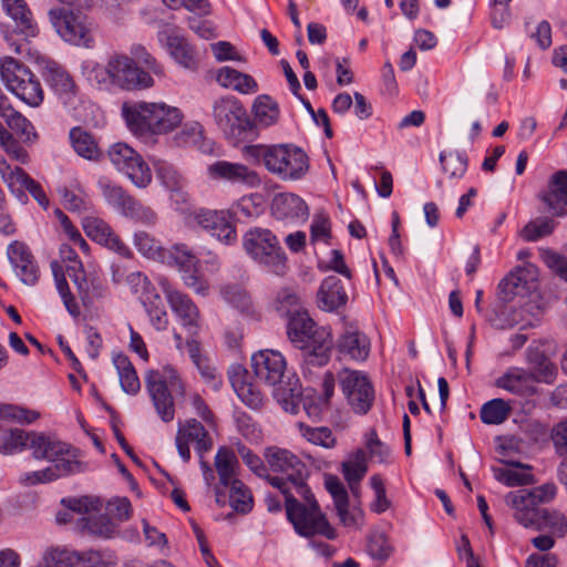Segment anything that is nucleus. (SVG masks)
Instances as JSON below:
<instances>
[{
	"label": "nucleus",
	"mask_w": 567,
	"mask_h": 567,
	"mask_svg": "<svg viewBox=\"0 0 567 567\" xmlns=\"http://www.w3.org/2000/svg\"><path fill=\"white\" fill-rule=\"evenodd\" d=\"M308 476L309 471L303 463L300 477L295 476V473L288 470L281 472V476L267 475V481L285 496L287 519L298 535L310 538L319 534L333 539L336 532L321 513L319 504L307 484Z\"/></svg>",
	"instance_id": "obj_1"
},
{
	"label": "nucleus",
	"mask_w": 567,
	"mask_h": 567,
	"mask_svg": "<svg viewBox=\"0 0 567 567\" xmlns=\"http://www.w3.org/2000/svg\"><path fill=\"white\" fill-rule=\"evenodd\" d=\"M30 450L34 458L47 460L51 464L43 470L21 474L19 482L25 486L49 483L85 470V464L78 460L76 451L54 437L34 434Z\"/></svg>",
	"instance_id": "obj_2"
},
{
	"label": "nucleus",
	"mask_w": 567,
	"mask_h": 567,
	"mask_svg": "<svg viewBox=\"0 0 567 567\" xmlns=\"http://www.w3.org/2000/svg\"><path fill=\"white\" fill-rule=\"evenodd\" d=\"M251 368L260 382L275 388L274 395L286 412L298 413L301 395L299 380L295 377L284 380L287 362L279 351L265 349L254 353Z\"/></svg>",
	"instance_id": "obj_3"
},
{
	"label": "nucleus",
	"mask_w": 567,
	"mask_h": 567,
	"mask_svg": "<svg viewBox=\"0 0 567 567\" xmlns=\"http://www.w3.org/2000/svg\"><path fill=\"white\" fill-rule=\"evenodd\" d=\"M287 336L293 347L301 350L305 364L323 367L329 362L333 346L330 329L317 327L306 311L290 313Z\"/></svg>",
	"instance_id": "obj_4"
},
{
	"label": "nucleus",
	"mask_w": 567,
	"mask_h": 567,
	"mask_svg": "<svg viewBox=\"0 0 567 567\" xmlns=\"http://www.w3.org/2000/svg\"><path fill=\"white\" fill-rule=\"evenodd\" d=\"M244 152L247 158L261 161L272 174L298 177L305 175L309 167L307 154L293 144L249 145Z\"/></svg>",
	"instance_id": "obj_5"
},
{
	"label": "nucleus",
	"mask_w": 567,
	"mask_h": 567,
	"mask_svg": "<svg viewBox=\"0 0 567 567\" xmlns=\"http://www.w3.org/2000/svg\"><path fill=\"white\" fill-rule=\"evenodd\" d=\"M245 251L269 271L282 276L287 269V258L278 238L266 228L255 227L243 237Z\"/></svg>",
	"instance_id": "obj_6"
},
{
	"label": "nucleus",
	"mask_w": 567,
	"mask_h": 567,
	"mask_svg": "<svg viewBox=\"0 0 567 567\" xmlns=\"http://www.w3.org/2000/svg\"><path fill=\"white\" fill-rule=\"evenodd\" d=\"M0 78L6 87L25 104L37 107L43 102L39 79L16 59L0 60Z\"/></svg>",
	"instance_id": "obj_7"
},
{
	"label": "nucleus",
	"mask_w": 567,
	"mask_h": 567,
	"mask_svg": "<svg viewBox=\"0 0 567 567\" xmlns=\"http://www.w3.org/2000/svg\"><path fill=\"white\" fill-rule=\"evenodd\" d=\"M48 16L55 32L65 42L79 47H92L93 22L86 14L65 8H54L49 10Z\"/></svg>",
	"instance_id": "obj_8"
},
{
	"label": "nucleus",
	"mask_w": 567,
	"mask_h": 567,
	"mask_svg": "<svg viewBox=\"0 0 567 567\" xmlns=\"http://www.w3.org/2000/svg\"><path fill=\"white\" fill-rule=\"evenodd\" d=\"M146 389L151 395L158 416L164 422H171L175 416V405L168 386L175 389L179 385V379L174 369L164 372L148 371L145 378Z\"/></svg>",
	"instance_id": "obj_9"
},
{
	"label": "nucleus",
	"mask_w": 567,
	"mask_h": 567,
	"mask_svg": "<svg viewBox=\"0 0 567 567\" xmlns=\"http://www.w3.org/2000/svg\"><path fill=\"white\" fill-rule=\"evenodd\" d=\"M213 117L227 137L239 138L250 127L248 114L240 101L231 95L213 103Z\"/></svg>",
	"instance_id": "obj_10"
},
{
	"label": "nucleus",
	"mask_w": 567,
	"mask_h": 567,
	"mask_svg": "<svg viewBox=\"0 0 567 567\" xmlns=\"http://www.w3.org/2000/svg\"><path fill=\"white\" fill-rule=\"evenodd\" d=\"M338 381L352 410L358 414H365L374 401V390L367 374L343 369L338 373Z\"/></svg>",
	"instance_id": "obj_11"
},
{
	"label": "nucleus",
	"mask_w": 567,
	"mask_h": 567,
	"mask_svg": "<svg viewBox=\"0 0 567 567\" xmlns=\"http://www.w3.org/2000/svg\"><path fill=\"white\" fill-rule=\"evenodd\" d=\"M112 84L123 90H143L153 86L152 76L140 69L127 55L114 54L110 58Z\"/></svg>",
	"instance_id": "obj_12"
},
{
	"label": "nucleus",
	"mask_w": 567,
	"mask_h": 567,
	"mask_svg": "<svg viewBox=\"0 0 567 567\" xmlns=\"http://www.w3.org/2000/svg\"><path fill=\"white\" fill-rule=\"evenodd\" d=\"M189 224H195L220 243L230 245L236 241V228L231 215L227 210H212L202 208L189 215Z\"/></svg>",
	"instance_id": "obj_13"
},
{
	"label": "nucleus",
	"mask_w": 567,
	"mask_h": 567,
	"mask_svg": "<svg viewBox=\"0 0 567 567\" xmlns=\"http://www.w3.org/2000/svg\"><path fill=\"white\" fill-rule=\"evenodd\" d=\"M176 447L179 456L184 462L190 460L189 443L195 444V451L199 458L204 456L213 447V440L204 425L195 420L189 419L184 423H179L175 437Z\"/></svg>",
	"instance_id": "obj_14"
},
{
	"label": "nucleus",
	"mask_w": 567,
	"mask_h": 567,
	"mask_svg": "<svg viewBox=\"0 0 567 567\" xmlns=\"http://www.w3.org/2000/svg\"><path fill=\"white\" fill-rule=\"evenodd\" d=\"M158 40L165 43L169 55L182 68L196 71L199 65L198 54L194 45L179 34L174 25H166L158 31Z\"/></svg>",
	"instance_id": "obj_15"
},
{
	"label": "nucleus",
	"mask_w": 567,
	"mask_h": 567,
	"mask_svg": "<svg viewBox=\"0 0 567 567\" xmlns=\"http://www.w3.org/2000/svg\"><path fill=\"white\" fill-rule=\"evenodd\" d=\"M158 284L172 310L182 321V324L190 333H196L200 321V315L197 306L187 295L175 289L166 278L161 277L158 279Z\"/></svg>",
	"instance_id": "obj_16"
},
{
	"label": "nucleus",
	"mask_w": 567,
	"mask_h": 567,
	"mask_svg": "<svg viewBox=\"0 0 567 567\" xmlns=\"http://www.w3.org/2000/svg\"><path fill=\"white\" fill-rule=\"evenodd\" d=\"M169 258L182 272L184 284L196 293L205 296L208 290V285L203 275L198 271V259L188 247L183 244L175 245L169 251Z\"/></svg>",
	"instance_id": "obj_17"
},
{
	"label": "nucleus",
	"mask_w": 567,
	"mask_h": 567,
	"mask_svg": "<svg viewBox=\"0 0 567 567\" xmlns=\"http://www.w3.org/2000/svg\"><path fill=\"white\" fill-rule=\"evenodd\" d=\"M122 116L134 135H155L156 102L124 103Z\"/></svg>",
	"instance_id": "obj_18"
},
{
	"label": "nucleus",
	"mask_w": 567,
	"mask_h": 567,
	"mask_svg": "<svg viewBox=\"0 0 567 567\" xmlns=\"http://www.w3.org/2000/svg\"><path fill=\"white\" fill-rule=\"evenodd\" d=\"M537 268L527 264L516 267L498 285V298L503 302H511L517 296H525L536 288Z\"/></svg>",
	"instance_id": "obj_19"
},
{
	"label": "nucleus",
	"mask_w": 567,
	"mask_h": 567,
	"mask_svg": "<svg viewBox=\"0 0 567 567\" xmlns=\"http://www.w3.org/2000/svg\"><path fill=\"white\" fill-rule=\"evenodd\" d=\"M81 223L84 233L92 240L102 246H105L122 257H131L130 248L121 240V238L103 219L89 215L84 216Z\"/></svg>",
	"instance_id": "obj_20"
},
{
	"label": "nucleus",
	"mask_w": 567,
	"mask_h": 567,
	"mask_svg": "<svg viewBox=\"0 0 567 567\" xmlns=\"http://www.w3.org/2000/svg\"><path fill=\"white\" fill-rule=\"evenodd\" d=\"M7 255L20 280L28 286L35 285L40 270L29 248L23 243L14 241L9 245Z\"/></svg>",
	"instance_id": "obj_21"
},
{
	"label": "nucleus",
	"mask_w": 567,
	"mask_h": 567,
	"mask_svg": "<svg viewBox=\"0 0 567 567\" xmlns=\"http://www.w3.org/2000/svg\"><path fill=\"white\" fill-rule=\"evenodd\" d=\"M109 158L112 164L127 177H135L137 174L145 175L151 173L150 165L141 155L125 143L113 144L109 152Z\"/></svg>",
	"instance_id": "obj_22"
},
{
	"label": "nucleus",
	"mask_w": 567,
	"mask_h": 567,
	"mask_svg": "<svg viewBox=\"0 0 567 567\" xmlns=\"http://www.w3.org/2000/svg\"><path fill=\"white\" fill-rule=\"evenodd\" d=\"M528 365L527 374L534 383H554L557 377V367L540 346H529L525 353Z\"/></svg>",
	"instance_id": "obj_23"
},
{
	"label": "nucleus",
	"mask_w": 567,
	"mask_h": 567,
	"mask_svg": "<svg viewBox=\"0 0 567 567\" xmlns=\"http://www.w3.org/2000/svg\"><path fill=\"white\" fill-rule=\"evenodd\" d=\"M271 214L284 221H305L309 216L306 202L291 193L277 194L271 202Z\"/></svg>",
	"instance_id": "obj_24"
},
{
	"label": "nucleus",
	"mask_w": 567,
	"mask_h": 567,
	"mask_svg": "<svg viewBox=\"0 0 567 567\" xmlns=\"http://www.w3.org/2000/svg\"><path fill=\"white\" fill-rule=\"evenodd\" d=\"M504 502L513 509V516L518 524L526 528L534 527L540 507L533 501L528 488L509 492Z\"/></svg>",
	"instance_id": "obj_25"
},
{
	"label": "nucleus",
	"mask_w": 567,
	"mask_h": 567,
	"mask_svg": "<svg viewBox=\"0 0 567 567\" xmlns=\"http://www.w3.org/2000/svg\"><path fill=\"white\" fill-rule=\"evenodd\" d=\"M338 351L354 361H364L370 353V340L355 326H347L337 340Z\"/></svg>",
	"instance_id": "obj_26"
},
{
	"label": "nucleus",
	"mask_w": 567,
	"mask_h": 567,
	"mask_svg": "<svg viewBox=\"0 0 567 567\" xmlns=\"http://www.w3.org/2000/svg\"><path fill=\"white\" fill-rule=\"evenodd\" d=\"M101 187L106 202L120 209L124 215L144 218L147 223L155 220V214L152 210H143L142 215H140L142 207L122 187L111 183L102 184Z\"/></svg>",
	"instance_id": "obj_27"
},
{
	"label": "nucleus",
	"mask_w": 567,
	"mask_h": 567,
	"mask_svg": "<svg viewBox=\"0 0 567 567\" xmlns=\"http://www.w3.org/2000/svg\"><path fill=\"white\" fill-rule=\"evenodd\" d=\"M45 81L58 99L70 105L76 96V85L70 73L56 63H50L45 69Z\"/></svg>",
	"instance_id": "obj_28"
},
{
	"label": "nucleus",
	"mask_w": 567,
	"mask_h": 567,
	"mask_svg": "<svg viewBox=\"0 0 567 567\" xmlns=\"http://www.w3.org/2000/svg\"><path fill=\"white\" fill-rule=\"evenodd\" d=\"M495 386L517 396H532L536 386L526 369L519 367L508 368L495 380Z\"/></svg>",
	"instance_id": "obj_29"
},
{
	"label": "nucleus",
	"mask_w": 567,
	"mask_h": 567,
	"mask_svg": "<svg viewBox=\"0 0 567 567\" xmlns=\"http://www.w3.org/2000/svg\"><path fill=\"white\" fill-rule=\"evenodd\" d=\"M229 381L239 400L252 410H258L264 404L262 393L247 381V371L240 367H233L229 371Z\"/></svg>",
	"instance_id": "obj_30"
},
{
	"label": "nucleus",
	"mask_w": 567,
	"mask_h": 567,
	"mask_svg": "<svg viewBox=\"0 0 567 567\" xmlns=\"http://www.w3.org/2000/svg\"><path fill=\"white\" fill-rule=\"evenodd\" d=\"M348 301V293L342 280L337 276H328L318 291V305L324 311H333L343 307Z\"/></svg>",
	"instance_id": "obj_31"
},
{
	"label": "nucleus",
	"mask_w": 567,
	"mask_h": 567,
	"mask_svg": "<svg viewBox=\"0 0 567 567\" xmlns=\"http://www.w3.org/2000/svg\"><path fill=\"white\" fill-rule=\"evenodd\" d=\"M2 6L7 14L14 21L16 32L24 38H34L38 34V25L24 0H2Z\"/></svg>",
	"instance_id": "obj_32"
},
{
	"label": "nucleus",
	"mask_w": 567,
	"mask_h": 567,
	"mask_svg": "<svg viewBox=\"0 0 567 567\" xmlns=\"http://www.w3.org/2000/svg\"><path fill=\"white\" fill-rule=\"evenodd\" d=\"M539 198L554 216H567V179H550Z\"/></svg>",
	"instance_id": "obj_33"
},
{
	"label": "nucleus",
	"mask_w": 567,
	"mask_h": 567,
	"mask_svg": "<svg viewBox=\"0 0 567 567\" xmlns=\"http://www.w3.org/2000/svg\"><path fill=\"white\" fill-rule=\"evenodd\" d=\"M264 456L274 472L281 473L291 470L295 473V476L300 477L301 472L303 471V462L286 449L277 446L267 447Z\"/></svg>",
	"instance_id": "obj_34"
},
{
	"label": "nucleus",
	"mask_w": 567,
	"mask_h": 567,
	"mask_svg": "<svg viewBox=\"0 0 567 567\" xmlns=\"http://www.w3.org/2000/svg\"><path fill=\"white\" fill-rule=\"evenodd\" d=\"M217 83L243 94L255 93L258 90L257 82L252 76L241 73L230 66H223L216 72Z\"/></svg>",
	"instance_id": "obj_35"
},
{
	"label": "nucleus",
	"mask_w": 567,
	"mask_h": 567,
	"mask_svg": "<svg viewBox=\"0 0 567 567\" xmlns=\"http://www.w3.org/2000/svg\"><path fill=\"white\" fill-rule=\"evenodd\" d=\"M70 143L74 152L89 161H99L102 152L95 137L82 127H73L69 133Z\"/></svg>",
	"instance_id": "obj_36"
},
{
	"label": "nucleus",
	"mask_w": 567,
	"mask_h": 567,
	"mask_svg": "<svg viewBox=\"0 0 567 567\" xmlns=\"http://www.w3.org/2000/svg\"><path fill=\"white\" fill-rule=\"evenodd\" d=\"M327 491L331 494L340 520L351 526L355 524L354 517L349 513V497L343 484L337 476L328 475L324 481Z\"/></svg>",
	"instance_id": "obj_37"
},
{
	"label": "nucleus",
	"mask_w": 567,
	"mask_h": 567,
	"mask_svg": "<svg viewBox=\"0 0 567 567\" xmlns=\"http://www.w3.org/2000/svg\"><path fill=\"white\" fill-rule=\"evenodd\" d=\"M215 467L219 477V484L228 487L229 483L236 481L237 468L239 463L236 454L223 446L219 447L215 455Z\"/></svg>",
	"instance_id": "obj_38"
},
{
	"label": "nucleus",
	"mask_w": 567,
	"mask_h": 567,
	"mask_svg": "<svg viewBox=\"0 0 567 567\" xmlns=\"http://www.w3.org/2000/svg\"><path fill=\"white\" fill-rule=\"evenodd\" d=\"M113 364L117 370L122 390L127 394H136L140 391L141 383L128 357L122 353L115 354Z\"/></svg>",
	"instance_id": "obj_39"
},
{
	"label": "nucleus",
	"mask_w": 567,
	"mask_h": 567,
	"mask_svg": "<svg viewBox=\"0 0 567 567\" xmlns=\"http://www.w3.org/2000/svg\"><path fill=\"white\" fill-rule=\"evenodd\" d=\"M183 113L179 109L166 103H156L155 135L167 134L175 130L183 121Z\"/></svg>",
	"instance_id": "obj_40"
},
{
	"label": "nucleus",
	"mask_w": 567,
	"mask_h": 567,
	"mask_svg": "<svg viewBox=\"0 0 567 567\" xmlns=\"http://www.w3.org/2000/svg\"><path fill=\"white\" fill-rule=\"evenodd\" d=\"M252 112L256 123L261 127L275 125L279 118V106L268 95H259L254 105Z\"/></svg>",
	"instance_id": "obj_41"
},
{
	"label": "nucleus",
	"mask_w": 567,
	"mask_h": 567,
	"mask_svg": "<svg viewBox=\"0 0 567 567\" xmlns=\"http://www.w3.org/2000/svg\"><path fill=\"white\" fill-rule=\"evenodd\" d=\"M368 471L367 456L363 450H357L348 461L342 463V473L351 488L360 484Z\"/></svg>",
	"instance_id": "obj_42"
},
{
	"label": "nucleus",
	"mask_w": 567,
	"mask_h": 567,
	"mask_svg": "<svg viewBox=\"0 0 567 567\" xmlns=\"http://www.w3.org/2000/svg\"><path fill=\"white\" fill-rule=\"evenodd\" d=\"M512 413V405L504 399L496 398L483 404L480 417L483 423L498 425L504 423Z\"/></svg>",
	"instance_id": "obj_43"
},
{
	"label": "nucleus",
	"mask_w": 567,
	"mask_h": 567,
	"mask_svg": "<svg viewBox=\"0 0 567 567\" xmlns=\"http://www.w3.org/2000/svg\"><path fill=\"white\" fill-rule=\"evenodd\" d=\"M66 275L76 287L78 295L84 306H91L95 299L102 297V291L96 293L91 292L90 282L86 279L81 262H75V265H69L66 267Z\"/></svg>",
	"instance_id": "obj_44"
},
{
	"label": "nucleus",
	"mask_w": 567,
	"mask_h": 567,
	"mask_svg": "<svg viewBox=\"0 0 567 567\" xmlns=\"http://www.w3.org/2000/svg\"><path fill=\"white\" fill-rule=\"evenodd\" d=\"M117 556L112 550L78 551L76 566L80 567H114Z\"/></svg>",
	"instance_id": "obj_45"
},
{
	"label": "nucleus",
	"mask_w": 567,
	"mask_h": 567,
	"mask_svg": "<svg viewBox=\"0 0 567 567\" xmlns=\"http://www.w3.org/2000/svg\"><path fill=\"white\" fill-rule=\"evenodd\" d=\"M78 551L61 548H48L38 567H74L76 566Z\"/></svg>",
	"instance_id": "obj_46"
},
{
	"label": "nucleus",
	"mask_w": 567,
	"mask_h": 567,
	"mask_svg": "<svg viewBox=\"0 0 567 567\" xmlns=\"http://www.w3.org/2000/svg\"><path fill=\"white\" fill-rule=\"evenodd\" d=\"M9 128L14 132L22 142L33 143L38 138V134L32 123L20 112H13L4 118Z\"/></svg>",
	"instance_id": "obj_47"
},
{
	"label": "nucleus",
	"mask_w": 567,
	"mask_h": 567,
	"mask_svg": "<svg viewBox=\"0 0 567 567\" xmlns=\"http://www.w3.org/2000/svg\"><path fill=\"white\" fill-rule=\"evenodd\" d=\"M35 433H25L22 430L16 429L0 436V453L13 454L20 452L23 447L30 449L31 437Z\"/></svg>",
	"instance_id": "obj_48"
},
{
	"label": "nucleus",
	"mask_w": 567,
	"mask_h": 567,
	"mask_svg": "<svg viewBox=\"0 0 567 567\" xmlns=\"http://www.w3.org/2000/svg\"><path fill=\"white\" fill-rule=\"evenodd\" d=\"M8 186L12 193H17L18 198L22 199L23 192H28L41 207L48 208L49 199L35 179H9Z\"/></svg>",
	"instance_id": "obj_49"
},
{
	"label": "nucleus",
	"mask_w": 567,
	"mask_h": 567,
	"mask_svg": "<svg viewBox=\"0 0 567 567\" xmlns=\"http://www.w3.org/2000/svg\"><path fill=\"white\" fill-rule=\"evenodd\" d=\"M223 299L241 312H248L251 308V299L248 292L238 284L225 285L220 288Z\"/></svg>",
	"instance_id": "obj_50"
},
{
	"label": "nucleus",
	"mask_w": 567,
	"mask_h": 567,
	"mask_svg": "<svg viewBox=\"0 0 567 567\" xmlns=\"http://www.w3.org/2000/svg\"><path fill=\"white\" fill-rule=\"evenodd\" d=\"M85 528L96 537L114 538L118 534L117 525L107 515H95L86 519Z\"/></svg>",
	"instance_id": "obj_51"
},
{
	"label": "nucleus",
	"mask_w": 567,
	"mask_h": 567,
	"mask_svg": "<svg viewBox=\"0 0 567 567\" xmlns=\"http://www.w3.org/2000/svg\"><path fill=\"white\" fill-rule=\"evenodd\" d=\"M228 487L230 488V506L241 514L250 512L252 508V497L245 484L241 481L236 480L229 483Z\"/></svg>",
	"instance_id": "obj_52"
},
{
	"label": "nucleus",
	"mask_w": 567,
	"mask_h": 567,
	"mask_svg": "<svg viewBox=\"0 0 567 567\" xmlns=\"http://www.w3.org/2000/svg\"><path fill=\"white\" fill-rule=\"evenodd\" d=\"M555 227L556 223L549 217L536 218L525 225L520 230V236L526 241H536L543 237L549 236Z\"/></svg>",
	"instance_id": "obj_53"
},
{
	"label": "nucleus",
	"mask_w": 567,
	"mask_h": 567,
	"mask_svg": "<svg viewBox=\"0 0 567 567\" xmlns=\"http://www.w3.org/2000/svg\"><path fill=\"white\" fill-rule=\"evenodd\" d=\"M440 162L444 174L462 177L467 169V156L458 152L441 153Z\"/></svg>",
	"instance_id": "obj_54"
},
{
	"label": "nucleus",
	"mask_w": 567,
	"mask_h": 567,
	"mask_svg": "<svg viewBox=\"0 0 567 567\" xmlns=\"http://www.w3.org/2000/svg\"><path fill=\"white\" fill-rule=\"evenodd\" d=\"M526 312L527 311L523 307L517 309L505 307L497 316V319L494 320L493 326L497 329L513 328L515 326L525 328L530 326V321L525 319Z\"/></svg>",
	"instance_id": "obj_55"
},
{
	"label": "nucleus",
	"mask_w": 567,
	"mask_h": 567,
	"mask_svg": "<svg viewBox=\"0 0 567 567\" xmlns=\"http://www.w3.org/2000/svg\"><path fill=\"white\" fill-rule=\"evenodd\" d=\"M53 275L55 280L56 290L63 301V305L68 312L73 317L78 318L81 313L80 307L72 295L69 284L63 272H59L56 268H53Z\"/></svg>",
	"instance_id": "obj_56"
},
{
	"label": "nucleus",
	"mask_w": 567,
	"mask_h": 567,
	"mask_svg": "<svg viewBox=\"0 0 567 567\" xmlns=\"http://www.w3.org/2000/svg\"><path fill=\"white\" fill-rule=\"evenodd\" d=\"M533 528L537 530L549 528L563 533L566 528V518L557 511L540 508Z\"/></svg>",
	"instance_id": "obj_57"
},
{
	"label": "nucleus",
	"mask_w": 567,
	"mask_h": 567,
	"mask_svg": "<svg viewBox=\"0 0 567 567\" xmlns=\"http://www.w3.org/2000/svg\"><path fill=\"white\" fill-rule=\"evenodd\" d=\"M134 245L143 256L150 259H157L164 256L159 241L145 231L135 234Z\"/></svg>",
	"instance_id": "obj_58"
},
{
	"label": "nucleus",
	"mask_w": 567,
	"mask_h": 567,
	"mask_svg": "<svg viewBox=\"0 0 567 567\" xmlns=\"http://www.w3.org/2000/svg\"><path fill=\"white\" fill-rule=\"evenodd\" d=\"M208 173L217 177H255L241 164L218 161L208 166Z\"/></svg>",
	"instance_id": "obj_59"
},
{
	"label": "nucleus",
	"mask_w": 567,
	"mask_h": 567,
	"mask_svg": "<svg viewBox=\"0 0 567 567\" xmlns=\"http://www.w3.org/2000/svg\"><path fill=\"white\" fill-rule=\"evenodd\" d=\"M59 193L62 204L68 210L82 213L89 210L91 207L90 199L80 190L76 192L64 187L59 189Z\"/></svg>",
	"instance_id": "obj_60"
},
{
	"label": "nucleus",
	"mask_w": 567,
	"mask_h": 567,
	"mask_svg": "<svg viewBox=\"0 0 567 567\" xmlns=\"http://www.w3.org/2000/svg\"><path fill=\"white\" fill-rule=\"evenodd\" d=\"M82 69L83 74L90 82L104 86L112 84L110 60L106 65L96 62H85Z\"/></svg>",
	"instance_id": "obj_61"
},
{
	"label": "nucleus",
	"mask_w": 567,
	"mask_h": 567,
	"mask_svg": "<svg viewBox=\"0 0 567 567\" xmlns=\"http://www.w3.org/2000/svg\"><path fill=\"white\" fill-rule=\"evenodd\" d=\"M330 237L331 224L329 217L324 214H316L310 226V241L312 244L320 241L327 244Z\"/></svg>",
	"instance_id": "obj_62"
},
{
	"label": "nucleus",
	"mask_w": 567,
	"mask_h": 567,
	"mask_svg": "<svg viewBox=\"0 0 567 567\" xmlns=\"http://www.w3.org/2000/svg\"><path fill=\"white\" fill-rule=\"evenodd\" d=\"M202 138L203 126L198 122L186 123L175 137L181 146H198Z\"/></svg>",
	"instance_id": "obj_63"
},
{
	"label": "nucleus",
	"mask_w": 567,
	"mask_h": 567,
	"mask_svg": "<svg viewBox=\"0 0 567 567\" xmlns=\"http://www.w3.org/2000/svg\"><path fill=\"white\" fill-rule=\"evenodd\" d=\"M544 264L557 276L567 281V258L551 249H540Z\"/></svg>",
	"instance_id": "obj_64"
}]
</instances>
